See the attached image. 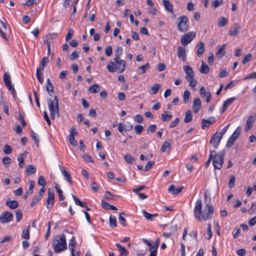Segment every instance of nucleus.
I'll return each instance as SVG.
<instances>
[{
	"label": "nucleus",
	"instance_id": "nucleus-42",
	"mask_svg": "<svg viewBox=\"0 0 256 256\" xmlns=\"http://www.w3.org/2000/svg\"><path fill=\"white\" fill-rule=\"evenodd\" d=\"M190 96V93L188 90H184L183 94L184 102L185 104H188Z\"/></svg>",
	"mask_w": 256,
	"mask_h": 256
},
{
	"label": "nucleus",
	"instance_id": "nucleus-3",
	"mask_svg": "<svg viewBox=\"0 0 256 256\" xmlns=\"http://www.w3.org/2000/svg\"><path fill=\"white\" fill-rule=\"evenodd\" d=\"M114 62H110L106 66V68L110 72L118 71V73H122L126 68V62L124 60L118 58L114 60Z\"/></svg>",
	"mask_w": 256,
	"mask_h": 256
},
{
	"label": "nucleus",
	"instance_id": "nucleus-36",
	"mask_svg": "<svg viewBox=\"0 0 256 256\" xmlns=\"http://www.w3.org/2000/svg\"><path fill=\"white\" fill-rule=\"evenodd\" d=\"M76 244V242L75 241L74 237L72 236L68 244V248L70 251V253L74 252Z\"/></svg>",
	"mask_w": 256,
	"mask_h": 256
},
{
	"label": "nucleus",
	"instance_id": "nucleus-6",
	"mask_svg": "<svg viewBox=\"0 0 256 256\" xmlns=\"http://www.w3.org/2000/svg\"><path fill=\"white\" fill-rule=\"evenodd\" d=\"M178 30L181 32H185L189 30V20L187 16H182L178 20Z\"/></svg>",
	"mask_w": 256,
	"mask_h": 256
},
{
	"label": "nucleus",
	"instance_id": "nucleus-19",
	"mask_svg": "<svg viewBox=\"0 0 256 256\" xmlns=\"http://www.w3.org/2000/svg\"><path fill=\"white\" fill-rule=\"evenodd\" d=\"M6 204L11 210H14L18 206V203L17 201L14 200H10V199H8L6 200Z\"/></svg>",
	"mask_w": 256,
	"mask_h": 256
},
{
	"label": "nucleus",
	"instance_id": "nucleus-25",
	"mask_svg": "<svg viewBox=\"0 0 256 256\" xmlns=\"http://www.w3.org/2000/svg\"><path fill=\"white\" fill-rule=\"evenodd\" d=\"M49 62L48 58L47 56H44L40 64L39 67L36 68V70H39L42 71L44 70V68L46 64Z\"/></svg>",
	"mask_w": 256,
	"mask_h": 256
},
{
	"label": "nucleus",
	"instance_id": "nucleus-57",
	"mask_svg": "<svg viewBox=\"0 0 256 256\" xmlns=\"http://www.w3.org/2000/svg\"><path fill=\"white\" fill-rule=\"evenodd\" d=\"M0 104L2 106V107L4 108V111L5 112V114L7 115H9L8 106L7 104L4 100H2L0 102Z\"/></svg>",
	"mask_w": 256,
	"mask_h": 256
},
{
	"label": "nucleus",
	"instance_id": "nucleus-5",
	"mask_svg": "<svg viewBox=\"0 0 256 256\" xmlns=\"http://www.w3.org/2000/svg\"><path fill=\"white\" fill-rule=\"evenodd\" d=\"M224 155V152L223 151L219 152L218 153L215 152L213 154L212 165L215 169L220 170L222 168Z\"/></svg>",
	"mask_w": 256,
	"mask_h": 256
},
{
	"label": "nucleus",
	"instance_id": "nucleus-63",
	"mask_svg": "<svg viewBox=\"0 0 256 256\" xmlns=\"http://www.w3.org/2000/svg\"><path fill=\"white\" fill-rule=\"evenodd\" d=\"M256 72H253L250 74L248 75L243 78V80H247L248 79H256Z\"/></svg>",
	"mask_w": 256,
	"mask_h": 256
},
{
	"label": "nucleus",
	"instance_id": "nucleus-53",
	"mask_svg": "<svg viewBox=\"0 0 256 256\" xmlns=\"http://www.w3.org/2000/svg\"><path fill=\"white\" fill-rule=\"evenodd\" d=\"M125 160L128 164H132L134 162V158L129 154L124 156Z\"/></svg>",
	"mask_w": 256,
	"mask_h": 256
},
{
	"label": "nucleus",
	"instance_id": "nucleus-33",
	"mask_svg": "<svg viewBox=\"0 0 256 256\" xmlns=\"http://www.w3.org/2000/svg\"><path fill=\"white\" fill-rule=\"evenodd\" d=\"M150 68V64L148 62L146 64L139 67L137 70V72L138 74H143L146 72V70Z\"/></svg>",
	"mask_w": 256,
	"mask_h": 256
},
{
	"label": "nucleus",
	"instance_id": "nucleus-1",
	"mask_svg": "<svg viewBox=\"0 0 256 256\" xmlns=\"http://www.w3.org/2000/svg\"><path fill=\"white\" fill-rule=\"evenodd\" d=\"M202 208V205L201 200H198L195 203L194 210V214L195 218L200 222L210 220L214 212L213 206L207 204L205 205L203 210Z\"/></svg>",
	"mask_w": 256,
	"mask_h": 256
},
{
	"label": "nucleus",
	"instance_id": "nucleus-22",
	"mask_svg": "<svg viewBox=\"0 0 256 256\" xmlns=\"http://www.w3.org/2000/svg\"><path fill=\"white\" fill-rule=\"evenodd\" d=\"M183 188V186H180L176 188L174 185H171L169 186L168 190L169 192H172L173 194L177 195L182 192Z\"/></svg>",
	"mask_w": 256,
	"mask_h": 256
},
{
	"label": "nucleus",
	"instance_id": "nucleus-59",
	"mask_svg": "<svg viewBox=\"0 0 256 256\" xmlns=\"http://www.w3.org/2000/svg\"><path fill=\"white\" fill-rule=\"evenodd\" d=\"M143 130L144 127L142 125L138 124L136 126L134 127L135 132L138 134H140L142 132Z\"/></svg>",
	"mask_w": 256,
	"mask_h": 256
},
{
	"label": "nucleus",
	"instance_id": "nucleus-44",
	"mask_svg": "<svg viewBox=\"0 0 256 256\" xmlns=\"http://www.w3.org/2000/svg\"><path fill=\"white\" fill-rule=\"evenodd\" d=\"M160 88V84H155L153 85L151 87V88H150V90L152 92V94H156L158 92Z\"/></svg>",
	"mask_w": 256,
	"mask_h": 256
},
{
	"label": "nucleus",
	"instance_id": "nucleus-21",
	"mask_svg": "<svg viewBox=\"0 0 256 256\" xmlns=\"http://www.w3.org/2000/svg\"><path fill=\"white\" fill-rule=\"evenodd\" d=\"M4 82L6 88H10L12 86V84L10 80V74L6 72L4 74Z\"/></svg>",
	"mask_w": 256,
	"mask_h": 256
},
{
	"label": "nucleus",
	"instance_id": "nucleus-41",
	"mask_svg": "<svg viewBox=\"0 0 256 256\" xmlns=\"http://www.w3.org/2000/svg\"><path fill=\"white\" fill-rule=\"evenodd\" d=\"M228 23V20L224 16H220L218 18V26L220 27H224Z\"/></svg>",
	"mask_w": 256,
	"mask_h": 256
},
{
	"label": "nucleus",
	"instance_id": "nucleus-60",
	"mask_svg": "<svg viewBox=\"0 0 256 256\" xmlns=\"http://www.w3.org/2000/svg\"><path fill=\"white\" fill-rule=\"evenodd\" d=\"M3 151L5 154H8L12 152V148L10 146L6 144L4 147Z\"/></svg>",
	"mask_w": 256,
	"mask_h": 256
},
{
	"label": "nucleus",
	"instance_id": "nucleus-30",
	"mask_svg": "<svg viewBox=\"0 0 256 256\" xmlns=\"http://www.w3.org/2000/svg\"><path fill=\"white\" fill-rule=\"evenodd\" d=\"M143 216L148 220L152 221L154 218L158 216L157 214H152L144 210L142 211Z\"/></svg>",
	"mask_w": 256,
	"mask_h": 256
},
{
	"label": "nucleus",
	"instance_id": "nucleus-29",
	"mask_svg": "<svg viewBox=\"0 0 256 256\" xmlns=\"http://www.w3.org/2000/svg\"><path fill=\"white\" fill-rule=\"evenodd\" d=\"M210 67L206 64L203 61H202V65L200 70L202 74H207L210 72Z\"/></svg>",
	"mask_w": 256,
	"mask_h": 256
},
{
	"label": "nucleus",
	"instance_id": "nucleus-9",
	"mask_svg": "<svg viewBox=\"0 0 256 256\" xmlns=\"http://www.w3.org/2000/svg\"><path fill=\"white\" fill-rule=\"evenodd\" d=\"M13 218L12 214L9 211L3 212L0 214V222L2 224L9 223L13 220Z\"/></svg>",
	"mask_w": 256,
	"mask_h": 256
},
{
	"label": "nucleus",
	"instance_id": "nucleus-26",
	"mask_svg": "<svg viewBox=\"0 0 256 256\" xmlns=\"http://www.w3.org/2000/svg\"><path fill=\"white\" fill-rule=\"evenodd\" d=\"M178 58L182 59L183 60H186V54L184 49L182 46H178Z\"/></svg>",
	"mask_w": 256,
	"mask_h": 256
},
{
	"label": "nucleus",
	"instance_id": "nucleus-15",
	"mask_svg": "<svg viewBox=\"0 0 256 256\" xmlns=\"http://www.w3.org/2000/svg\"><path fill=\"white\" fill-rule=\"evenodd\" d=\"M202 108V102L199 98H196L194 99L192 108L194 113H198Z\"/></svg>",
	"mask_w": 256,
	"mask_h": 256
},
{
	"label": "nucleus",
	"instance_id": "nucleus-17",
	"mask_svg": "<svg viewBox=\"0 0 256 256\" xmlns=\"http://www.w3.org/2000/svg\"><path fill=\"white\" fill-rule=\"evenodd\" d=\"M184 70L186 74V80L194 78V72L190 66H184Z\"/></svg>",
	"mask_w": 256,
	"mask_h": 256
},
{
	"label": "nucleus",
	"instance_id": "nucleus-50",
	"mask_svg": "<svg viewBox=\"0 0 256 256\" xmlns=\"http://www.w3.org/2000/svg\"><path fill=\"white\" fill-rule=\"evenodd\" d=\"M214 152H215V150H210V151L208 158L205 164L206 168H208L210 166L211 160H212V158H213V154Z\"/></svg>",
	"mask_w": 256,
	"mask_h": 256
},
{
	"label": "nucleus",
	"instance_id": "nucleus-47",
	"mask_svg": "<svg viewBox=\"0 0 256 256\" xmlns=\"http://www.w3.org/2000/svg\"><path fill=\"white\" fill-rule=\"evenodd\" d=\"M42 197H40V196L35 195L32 200V202L30 203V206L32 207L34 206L37 202L41 199Z\"/></svg>",
	"mask_w": 256,
	"mask_h": 256
},
{
	"label": "nucleus",
	"instance_id": "nucleus-34",
	"mask_svg": "<svg viewBox=\"0 0 256 256\" xmlns=\"http://www.w3.org/2000/svg\"><path fill=\"white\" fill-rule=\"evenodd\" d=\"M30 226H28L26 230H23L22 233V238L24 239L28 240L30 238Z\"/></svg>",
	"mask_w": 256,
	"mask_h": 256
},
{
	"label": "nucleus",
	"instance_id": "nucleus-49",
	"mask_svg": "<svg viewBox=\"0 0 256 256\" xmlns=\"http://www.w3.org/2000/svg\"><path fill=\"white\" fill-rule=\"evenodd\" d=\"M235 100V98L232 97L230 98H228L226 99L224 102L223 104L224 106L226 107V108H228V106L230 105Z\"/></svg>",
	"mask_w": 256,
	"mask_h": 256
},
{
	"label": "nucleus",
	"instance_id": "nucleus-20",
	"mask_svg": "<svg viewBox=\"0 0 256 256\" xmlns=\"http://www.w3.org/2000/svg\"><path fill=\"white\" fill-rule=\"evenodd\" d=\"M72 198L76 205L80 206L82 208H85L87 210H90V208L87 206V204L85 202L80 201V200L77 197L72 194Z\"/></svg>",
	"mask_w": 256,
	"mask_h": 256
},
{
	"label": "nucleus",
	"instance_id": "nucleus-64",
	"mask_svg": "<svg viewBox=\"0 0 256 256\" xmlns=\"http://www.w3.org/2000/svg\"><path fill=\"white\" fill-rule=\"evenodd\" d=\"M104 52H105V54L108 56H110L112 54V46H108L105 50H104Z\"/></svg>",
	"mask_w": 256,
	"mask_h": 256
},
{
	"label": "nucleus",
	"instance_id": "nucleus-52",
	"mask_svg": "<svg viewBox=\"0 0 256 256\" xmlns=\"http://www.w3.org/2000/svg\"><path fill=\"white\" fill-rule=\"evenodd\" d=\"M189 82L190 86L194 90H195V88L197 84L196 80L194 78L188 79L187 80Z\"/></svg>",
	"mask_w": 256,
	"mask_h": 256
},
{
	"label": "nucleus",
	"instance_id": "nucleus-4",
	"mask_svg": "<svg viewBox=\"0 0 256 256\" xmlns=\"http://www.w3.org/2000/svg\"><path fill=\"white\" fill-rule=\"evenodd\" d=\"M48 104L52 119L54 118L56 114L58 116V102L57 96H55L53 100L48 99Z\"/></svg>",
	"mask_w": 256,
	"mask_h": 256
},
{
	"label": "nucleus",
	"instance_id": "nucleus-16",
	"mask_svg": "<svg viewBox=\"0 0 256 256\" xmlns=\"http://www.w3.org/2000/svg\"><path fill=\"white\" fill-rule=\"evenodd\" d=\"M240 30V26L238 24L236 23L230 28L229 30L228 34L231 36H234L238 34Z\"/></svg>",
	"mask_w": 256,
	"mask_h": 256
},
{
	"label": "nucleus",
	"instance_id": "nucleus-55",
	"mask_svg": "<svg viewBox=\"0 0 256 256\" xmlns=\"http://www.w3.org/2000/svg\"><path fill=\"white\" fill-rule=\"evenodd\" d=\"M114 196L110 192L108 191L106 192L104 198L106 200H114Z\"/></svg>",
	"mask_w": 256,
	"mask_h": 256
},
{
	"label": "nucleus",
	"instance_id": "nucleus-2",
	"mask_svg": "<svg viewBox=\"0 0 256 256\" xmlns=\"http://www.w3.org/2000/svg\"><path fill=\"white\" fill-rule=\"evenodd\" d=\"M54 252L60 253L67 248L66 236L64 234L56 236L52 242Z\"/></svg>",
	"mask_w": 256,
	"mask_h": 256
},
{
	"label": "nucleus",
	"instance_id": "nucleus-56",
	"mask_svg": "<svg viewBox=\"0 0 256 256\" xmlns=\"http://www.w3.org/2000/svg\"><path fill=\"white\" fill-rule=\"evenodd\" d=\"M235 180L234 176V175H231L228 182V186L230 188H232L234 186Z\"/></svg>",
	"mask_w": 256,
	"mask_h": 256
},
{
	"label": "nucleus",
	"instance_id": "nucleus-37",
	"mask_svg": "<svg viewBox=\"0 0 256 256\" xmlns=\"http://www.w3.org/2000/svg\"><path fill=\"white\" fill-rule=\"evenodd\" d=\"M0 23L1 24L3 28L4 29V30H3L2 28H0V36L6 39V32L7 31V28H6V24L0 20Z\"/></svg>",
	"mask_w": 256,
	"mask_h": 256
},
{
	"label": "nucleus",
	"instance_id": "nucleus-45",
	"mask_svg": "<svg viewBox=\"0 0 256 256\" xmlns=\"http://www.w3.org/2000/svg\"><path fill=\"white\" fill-rule=\"evenodd\" d=\"M110 226L111 228H115L116 226V218L114 216H110Z\"/></svg>",
	"mask_w": 256,
	"mask_h": 256
},
{
	"label": "nucleus",
	"instance_id": "nucleus-62",
	"mask_svg": "<svg viewBox=\"0 0 256 256\" xmlns=\"http://www.w3.org/2000/svg\"><path fill=\"white\" fill-rule=\"evenodd\" d=\"M252 55L251 54H248L246 55L244 57V59L242 60V64H245L246 63H248L250 60L252 58Z\"/></svg>",
	"mask_w": 256,
	"mask_h": 256
},
{
	"label": "nucleus",
	"instance_id": "nucleus-48",
	"mask_svg": "<svg viewBox=\"0 0 256 256\" xmlns=\"http://www.w3.org/2000/svg\"><path fill=\"white\" fill-rule=\"evenodd\" d=\"M170 144L168 142H164L162 146L161 151L162 152H165L168 150H170Z\"/></svg>",
	"mask_w": 256,
	"mask_h": 256
},
{
	"label": "nucleus",
	"instance_id": "nucleus-23",
	"mask_svg": "<svg viewBox=\"0 0 256 256\" xmlns=\"http://www.w3.org/2000/svg\"><path fill=\"white\" fill-rule=\"evenodd\" d=\"M198 50L196 54L198 56L200 57L202 55L204 51V44L202 42H200L196 45Z\"/></svg>",
	"mask_w": 256,
	"mask_h": 256
},
{
	"label": "nucleus",
	"instance_id": "nucleus-58",
	"mask_svg": "<svg viewBox=\"0 0 256 256\" xmlns=\"http://www.w3.org/2000/svg\"><path fill=\"white\" fill-rule=\"evenodd\" d=\"M55 188L58 193L59 200H62L64 198L62 194V191L58 186L57 185L55 186Z\"/></svg>",
	"mask_w": 256,
	"mask_h": 256
},
{
	"label": "nucleus",
	"instance_id": "nucleus-54",
	"mask_svg": "<svg viewBox=\"0 0 256 256\" xmlns=\"http://www.w3.org/2000/svg\"><path fill=\"white\" fill-rule=\"evenodd\" d=\"M201 124L202 128L203 130H205L206 128H208L210 124L207 120L203 119L202 120Z\"/></svg>",
	"mask_w": 256,
	"mask_h": 256
},
{
	"label": "nucleus",
	"instance_id": "nucleus-38",
	"mask_svg": "<svg viewBox=\"0 0 256 256\" xmlns=\"http://www.w3.org/2000/svg\"><path fill=\"white\" fill-rule=\"evenodd\" d=\"M192 120V115L190 110H187L185 114V117L184 118V122L186 123H188L190 122Z\"/></svg>",
	"mask_w": 256,
	"mask_h": 256
},
{
	"label": "nucleus",
	"instance_id": "nucleus-39",
	"mask_svg": "<svg viewBox=\"0 0 256 256\" xmlns=\"http://www.w3.org/2000/svg\"><path fill=\"white\" fill-rule=\"evenodd\" d=\"M172 117V114L166 111L164 114H162V120L163 122H168L170 120Z\"/></svg>",
	"mask_w": 256,
	"mask_h": 256
},
{
	"label": "nucleus",
	"instance_id": "nucleus-61",
	"mask_svg": "<svg viewBox=\"0 0 256 256\" xmlns=\"http://www.w3.org/2000/svg\"><path fill=\"white\" fill-rule=\"evenodd\" d=\"M38 185L44 186L46 185V182L43 176H40L38 180Z\"/></svg>",
	"mask_w": 256,
	"mask_h": 256
},
{
	"label": "nucleus",
	"instance_id": "nucleus-8",
	"mask_svg": "<svg viewBox=\"0 0 256 256\" xmlns=\"http://www.w3.org/2000/svg\"><path fill=\"white\" fill-rule=\"evenodd\" d=\"M240 132L241 128L240 126H238L228 139L226 144L227 147H231L234 144L236 140L238 137Z\"/></svg>",
	"mask_w": 256,
	"mask_h": 256
},
{
	"label": "nucleus",
	"instance_id": "nucleus-43",
	"mask_svg": "<svg viewBox=\"0 0 256 256\" xmlns=\"http://www.w3.org/2000/svg\"><path fill=\"white\" fill-rule=\"evenodd\" d=\"M29 188L26 191L27 194H32L33 193V188L34 186V181L30 180L28 182Z\"/></svg>",
	"mask_w": 256,
	"mask_h": 256
},
{
	"label": "nucleus",
	"instance_id": "nucleus-13",
	"mask_svg": "<svg viewBox=\"0 0 256 256\" xmlns=\"http://www.w3.org/2000/svg\"><path fill=\"white\" fill-rule=\"evenodd\" d=\"M256 118V114H252L248 118L246 123L244 130L246 132H248L252 126Z\"/></svg>",
	"mask_w": 256,
	"mask_h": 256
},
{
	"label": "nucleus",
	"instance_id": "nucleus-12",
	"mask_svg": "<svg viewBox=\"0 0 256 256\" xmlns=\"http://www.w3.org/2000/svg\"><path fill=\"white\" fill-rule=\"evenodd\" d=\"M54 191L51 189H48V198L46 199V208L48 209L54 205Z\"/></svg>",
	"mask_w": 256,
	"mask_h": 256
},
{
	"label": "nucleus",
	"instance_id": "nucleus-51",
	"mask_svg": "<svg viewBox=\"0 0 256 256\" xmlns=\"http://www.w3.org/2000/svg\"><path fill=\"white\" fill-rule=\"evenodd\" d=\"M222 0H214L212 2V6L215 8H217L219 6L222 5Z\"/></svg>",
	"mask_w": 256,
	"mask_h": 256
},
{
	"label": "nucleus",
	"instance_id": "nucleus-10",
	"mask_svg": "<svg viewBox=\"0 0 256 256\" xmlns=\"http://www.w3.org/2000/svg\"><path fill=\"white\" fill-rule=\"evenodd\" d=\"M222 138V135H220L219 133L216 132L212 136L210 143L213 146L214 148H216L218 146Z\"/></svg>",
	"mask_w": 256,
	"mask_h": 256
},
{
	"label": "nucleus",
	"instance_id": "nucleus-35",
	"mask_svg": "<svg viewBox=\"0 0 256 256\" xmlns=\"http://www.w3.org/2000/svg\"><path fill=\"white\" fill-rule=\"evenodd\" d=\"M100 90L99 86L97 84H94L90 86L88 88V92L92 94H96Z\"/></svg>",
	"mask_w": 256,
	"mask_h": 256
},
{
	"label": "nucleus",
	"instance_id": "nucleus-40",
	"mask_svg": "<svg viewBox=\"0 0 256 256\" xmlns=\"http://www.w3.org/2000/svg\"><path fill=\"white\" fill-rule=\"evenodd\" d=\"M158 248V244H154V246H152V248L150 247V248H149V250L150 252L149 256H156Z\"/></svg>",
	"mask_w": 256,
	"mask_h": 256
},
{
	"label": "nucleus",
	"instance_id": "nucleus-31",
	"mask_svg": "<svg viewBox=\"0 0 256 256\" xmlns=\"http://www.w3.org/2000/svg\"><path fill=\"white\" fill-rule=\"evenodd\" d=\"M26 154H20L17 158V160L18 162V166L20 168H23L24 166V157L26 156Z\"/></svg>",
	"mask_w": 256,
	"mask_h": 256
},
{
	"label": "nucleus",
	"instance_id": "nucleus-24",
	"mask_svg": "<svg viewBox=\"0 0 256 256\" xmlns=\"http://www.w3.org/2000/svg\"><path fill=\"white\" fill-rule=\"evenodd\" d=\"M163 5L165 9L168 12L173 13V6L170 1L167 0H162Z\"/></svg>",
	"mask_w": 256,
	"mask_h": 256
},
{
	"label": "nucleus",
	"instance_id": "nucleus-14",
	"mask_svg": "<svg viewBox=\"0 0 256 256\" xmlns=\"http://www.w3.org/2000/svg\"><path fill=\"white\" fill-rule=\"evenodd\" d=\"M200 94L202 98H206V102L208 103L212 98V94L210 92H206L204 86L200 88Z\"/></svg>",
	"mask_w": 256,
	"mask_h": 256
},
{
	"label": "nucleus",
	"instance_id": "nucleus-7",
	"mask_svg": "<svg viewBox=\"0 0 256 256\" xmlns=\"http://www.w3.org/2000/svg\"><path fill=\"white\" fill-rule=\"evenodd\" d=\"M196 35V32L193 31L184 34L180 38L181 44L183 46H186L192 40L195 38Z\"/></svg>",
	"mask_w": 256,
	"mask_h": 256
},
{
	"label": "nucleus",
	"instance_id": "nucleus-28",
	"mask_svg": "<svg viewBox=\"0 0 256 256\" xmlns=\"http://www.w3.org/2000/svg\"><path fill=\"white\" fill-rule=\"evenodd\" d=\"M123 49L120 46H118L114 50V60H117L118 58H120L122 54Z\"/></svg>",
	"mask_w": 256,
	"mask_h": 256
},
{
	"label": "nucleus",
	"instance_id": "nucleus-32",
	"mask_svg": "<svg viewBox=\"0 0 256 256\" xmlns=\"http://www.w3.org/2000/svg\"><path fill=\"white\" fill-rule=\"evenodd\" d=\"M26 172L28 175H32L36 172V168L32 165H28L26 168Z\"/></svg>",
	"mask_w": 256,
	"mask_h": 256
},
{
	"label": "nucleus",
	"instance_id": "nucleus-46",
	"mask_svg": "<svg viewBox=\"0 0 256 256\" xmlns=\"http://www.w3.org/2000/svg\"><path fill=\"white\" fill-rule=\"evenodd\" d=\"M123 215H124V212H121L119 214L118 220L120 224L124 226H126V220L122 216Z\"/></svg>",
	"mask_w": 256,
	"mask_h": 256
},
{
	"label": "nucleus",
	"instance_id": "nucleus-18",
	"mask_svg": "<svg viewBox=\"0 0 256 256\" xmlns=\"http://www.w3.org/2000/svg\"><path fill=\"white\" fill-rule=\"evenodd\" d=\"M116 246L118 248L119 252V256H128V251L120 244L116 243Z\"/></svg>",
	"mask_w": 256,
	"mask_h": 256
},
{
	"label": "nucleus",
	"instance_id": "nucleus-27",
	"mask_svg": "<svg viewBox=\"0 0 256 256\" xmlns=\"http://www.w3.org/2000/svg\"><path fill=\"white\" fill-rule=\"evenodd\" d=\"M226 44H223L222 46L218 50L216 56L218 58H221L226 54Z\"/></svg>",
	"mask_w": 256,
	"mask_h": 256
},
{
	"label": "nucleus",
	"instance_id": "nucleus-11",
	"mask_svg": "<svg viewBox=\"0 0 256 256\" xmlns=\"http://www.w3.org/2000/svg\"><path fill=\"white\" fill-rule=\"evenodd\" d=\"M58 167L62 176L64 177V180L67 181L70 185H72V182L70 174L66 170V168L64 166L62 165H59Z\"/></svg>",
	"mask_w": 256,
	"mask_h": 256
}]
</instances>
